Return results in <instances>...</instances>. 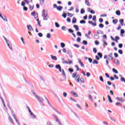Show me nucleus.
I'll return each mask as SVG.
<instances>
[{"label": "nucleus", "instance_id": "1", "mask_svg": "<svg viewBox=\"0 0 125 125\" xmlns=\"http://www.w3.org/2000/svg\"><path fill=\"white\" fill-rule=\"evenodd\" d=\"M72 78H75V81H76L77 83H80V75H77V73H73L72 74Z\"/></svg>", "mask_w": 125, "mask_h": 125}, {"label": "nucleus", "instance_id": "2", "mask_svg": "<svg viewBox=\"0 0 125 125\" xmlns=\"http://www.w3.org/2000/svg\"><path fill=\"white\" fill-rule=\"evenodd\" d=\"M45 10H43L42 11V17L43 18V20H47L48 19V17L47 16V14L45 13Z\"/></svg>", "mask_w": 125, "mask_h": 125}, {"label": "nucleus", "instance_id": "3", "mask_svg": "<svg viewBox=\"0 0 125 125\" xmlns=\"http://www.w3.org/2000/svg\"><path fill=\"white\" fill-rule=\"evenodd\" d=\"M53 7L54 8H56L57 10H58V11H61V10L63 9V6L61 5L58 6L56 4H53Z\"/></svg>", "mask_w": 125, "mask_h": 125}, {"label": "nucleus", "instance_id": "4", "mask_svg": "<svg viewBox=\"0 0 125 125\" xmlns=\"http://www.w3.org/2000/svg\"><path fill=\"white\" fill-rule=\"evenodd\" d=\"M67 54H68V55H69V56L70 58H73V54L72 53V51H71V50L68 49L67 51Z\"/></svg>", "mask_w": 125, "mask_h": 125}, {"label": "nucleus", "instance_id": "5", "mask_svg": "<svg viewBox=\"0 0 125 125\" xmlns=\"http://www.w3.org/2000/svg\"><path fill=\"white\" fill-rule=\"evenodd\" d=\"M36 99H37V100L38 101V102H43V101H44V100H43V98L42 97H40L39 96H37V98Z\"/></svg>", "mask_w": 125, "mask_h": 125}, {"label": "nucleus", "instance_id": "6", "mask_svg": "<svg viewBox=\"0 0 125 125\" xmlns=\"http://www.w3.org/2000/svg\"><path fill=\"white\" fill-rule=\"evenodd\" d=\"M117 100H118V101H120V102H122V103H124V102H125V99H123L122 97H117L116 98Z\"/></svg>", "mask_w": 125, "mask_h": 125}, {"label": "nucleus", "instance_id": "7", "mask_svg": "<svg viewBox=\"0 0 125 125\" xmlns=\"http://www.w3.org/2000/svg\"><path fill=\"white\" fill-rule=\"evenodd\" d=\"M88 23L89 24H90L91 25H92V26H93L94 27H95V26H96V25H97L96 22H94L93 21H88Z\"/></svg>", "mask_w": 125, "mask_h": 125}, {"label": "nucleus", "instance_id": "8", "mask_svg": "<svg viewBox=\"0 0 125 125\" xmlns=\"http://www.w3.org/2000/svg\"><path fill=\"white\" fill-rule=\"evenodd\" d=\"M27 27L29 31H34V29H33V27H32L31 25H27Z\"/></svg>", "mask_w": 125, "mask_h": 125}, {"label": "nucleus", "instance_id": "9", "mask_svg": "<svg viewBox=\"0 0 125 125\" xmlns=\"http://www.w3.org/2000/svg\"><path fill=\"white\" fill-rule=\"evenodd\" d=\"M107 98L108 99V101L109 103H113V100H112V98L110 96V95H107Z\"/></svg>", "mask_w": 125, "mask_h": 125}, {"label": "nucleus", "instance_id": "10", "mask_svg": "<svg viewBox=\"0 0 125 125\" xmlns=\"http://www.w3.org/2000/svg\"><path fill=\"white\" fill-rule=\"evenodd\" d=\"M88 12L91 13V14H95V12L94 11V10H90V8H88Z\"/></svg>", "mask_w": 125, "mask_h": 125}, {"label": "nucleus", "instance_id": "11", "mask_svg": "<svg viewBox=\"0 0 125 125\" xmlns=\"http://www.w3.org/2000/svg\"><path fill=\"white\" fill-rule=\"evenodd\" d=\"M50 57L51 59H52V60H55V61L57 60V57L56 56H53L52 55H51Z\"/></svg>", "mask_w": 125, "mask_h": 125}, {"label": "nucleus", "instance_id": "12", "mask_svg": "<svg viewBox=\"0 0 125 125\" xmlns=\"http://www.w3.org/2000/svg\"><path fill=\"white\" fill-rule=\"evenodd\" d=\"M30 115L31 116V118H32V119H36V118H37V116L35 114H34L33 112L30 113Z\"/></svg>", "mask_w": 125, "mask_h": 125}, {"label": "nucleus", "instance_id": "13", "mask_svg": "<svg viewBox=\"0 0 125 125\" xmlns=\"http://www.w3.org/2000/svg\"><path fill=\"white\" fill-rule=\"evenodd\" d=\"M62 77H63L64 79L66 80V74L65 73V71H64V69H62Z\"/></svg>", "mask_w": 125, "mask_h": 125}, {"label": "nucleus", "instance_id": "14", "mask_svg": "<svg viewBox=\"0 0 125 125\" xmlns=\"http://www.w3.org/2000/svg\"><path fill=\"white\" fill-rule=\"evenodd\" d=\"M7 45H8V47L10 48V49H11V50H13V49L12 48V46H10V44L9 43H10V42L9 41H8V42H7Z\"/></svg>", "mask_w": 125, "mask_h": 125}, {"label": "nucleus", "instance_id": "15", "mask_svg": "<svg viewBox=\"0 0 125 125\" xmlns=\"http://www.w3.org/2000/svg\"><path fill=\"white\" fill-rule=\"evenodd\" d=\"M71 94H73L75 97H78V94L77 93L75 92L74 91H72L71 92Z\"/></svg>", "mask_w": 125, "mask_h": 125}, {"label": "nucleus", "instance_id": "16", "mask_svg": "<svg viewBox=\"0 0 125 125\" xmlns=\"http://www.w3.org/2000/svg\"><path fill=\"white\" fill-rule=\"evenodd\" d=\"M72 23V24H75L77 23V19L75 17L73 18Z\"/></svg>", "mask_w": 125, "mask_h": 125}, {"label": "nucleus", "instance_id": "17", "mask_svg": "<svg viewBox=\"0 0 125 125\" xmlns=\"http://www.w3.org/2000/svg\"><path fill=\"white\" fill-rule=\"evenodd\" d=\"M73 27L75 28L76 31H79V30H80V28H79V26H78V25H74Z\"/></svg>", "mask_w": 125, "mask_h": 125}, {"label": "nucleus", "instance_id": "18", "mask_svg": "<svg viewBox=\"0 0 125 125\" xmlns=\"http://www.w3.org/2000/svg\"><path fill=\"white\" fill-rule=\"evenodd\" d=\"M115 14L118 16H120V15H121V11H120L119 10H116V12H115Z\"/></svg>", "mask_w": 125, "mask_h": 125}, {"label": "nucleus", "instance_id": "19", "mask_svg": "<svg viewBox=\"0 0 125 125\" xmlns=\"http://www.w3.org/2000/svg\"><path fill=\"white\" fill-rule=\"evenodd\" d=\"M112 72H113V73H115V74H118L119 73L118 70L115 68H112Z\"/></svg>", "mask_w": 125, "mask_h": 125}, {"label": "nucleus", "instance_id": "20", "mask_svg": "<svg viewBox=\"0 0 125 125\" xmlns=\"http://www.w3.org/2000/svg\"><path fill=\"white\" fill-rule=\"evenodd\" d=\"M68 33H70V34H73L74 33V30L71 28H69L68 29Z\"/></svg>", "mask_w": 125, "mask_h": 125}, {"label": "nucleus", "instance_id": "21", "mask_svg": "<svg viewBox=\"0 0 125 125\" xmlns=\"http://www.w3.org/2000/svg\"><path fill=\"white\" fill-rule=\"evenodd\" d=\"M124 19H121L119 20V22L120 24H121V26H124Z\"/></svg>", "mask_w": 125, "mask_h": 125}, {"label": "nucleus", "instance_id": "22", "mask_svg": "<svg viewBox=\"0 0 125 125\" xmlns=\"http://www.w3.org/2000/svg\"><path fill=\"white\" fill-rule=\"evenodd\" d=\"M114 39V42H118V41L120 40V37L119 36H115V39Z\"/></svg>", "mask_w": 125, "mask_h": 125}, {"label": "nucleus", "instance_id": "23", "mask_svg": "<svg viewBox=\"0 0 125 125\" xmlns=\"http://www.w3.org/2000/svg\"><path fill=\"white\" fill-rule=\"evenodd\" d=\"M41 5H42L44 3L45 0H39Z\"/></svg>", "mask_w": 125, "mask_h": 125}, {"label": "nucleus", "instance_id": "24", "mask_svg": "<svg viewBox=\"0 0 125 125\" xmlns=\"http://www.w3.org/2000/svg\"><path fill=\"white\" fill-rule=\"evenodd\" d=\"M12 115L15 120L17 119V118H16V116L15 115V113H14V112L12 111Z\"/></svg>", "mask_w": 125, "mask_h": 125}, {"label": "nucleus", "instance_id": "25", "mask_svg": "<svg viewBox=\"0 0 125 125\" xmlns=\"http://www.w3.org/2000/svg\"><path fill=\"white\" fill-rule=\"evenodd\" d=\"M97 54L99 57H100V58H102V56H103V55L101 52H98Z\"/></svg>", "mask_w": 125, "mask_h": 125}, {"label": "nucleus", "instance_id": "26", "mask_svg": "<svg viewBox=\"0 0 125 125\" xmlns=\"http://www.w3.org/2000/svg\"><path fill=\"white\" fill-rule=\"evenodd\" d=\"M94 39H96V40H98V39H99V36L97 34H95L94 35Z\"/></svg>", "mask_w": 125, "mask_h": 125}, {"label": "nucleus", "instance_id": "27", "mask_svg": "<svg viewBox=\"0 0 125 125\" xmlns=\"http://www.w3.org/2000/svg\"><path fill=\"white\" fill-rule=\"evenodd\" d=\"M112 22L113 23V24H115V25H116V24L118 23V20L117 19L113 20L112 21Z\"/></svg>", "mask_w": 125, "mask_h": 125}, {"label": "nucleus", "instance_id": "28", "mask_svg": "<svg viewBox=\"0 0 125 125\" xmlns=\"http://www.w3.org/2000/svg\"><path fill=\"white\" fill-rule=\"evenodd\" d=\"M85 4H86V5H88V6H89V5H90L89 4V1H88V0H85Z\"/></svg>", "mask_w": 125, "mask_h": 125}, {"label": "nucleus", "instance_id": "29", "mask_svg": "<svg viewBox=\"0 0 125 125\" xmlns=\"http://www.w3.org/2000/svg\"><path fill=\"white\" fill-rule=\"evenodd\" d=\"M99 79L101 82H102V83H104V80L103 79V77H102V76H100Z\"/></svg>", "mask_w": 125, "mask_h": 125}, {"label": "nucleus", "instance_id": "30", "mask_svg": "<svg viewBox=\"0 0 125 125\" xmlns=\"http://www.w3.org/2000/svg\"><path fill=\"white\" fill-rule=\"evenodd\" d=\"M80 82L81 83H84V80L83 79V78L81 77L80 78Z\"/></svg>", "mask_w": 125, "mask_h": 125}, {"label": "nucleus", "instance_id": "31", "mask_svg": "<svg viewBox=\"0 0 125 125\" xmlns=\"http://www.w3.org/2000/svg\"><path fill=\"white\" fill-rule=\"evenodd\" d=\"M55 25L57 28H59V27H60V25H59V23L57 22H55Z\"/></svg>", "mask_w": 125, "mask_h": 125}, {"label": "nucleus", "instance_id": "32", "mask_svg": "<svg viewBox=\"0 0 125 125\" xmlns=\"http://www.w3.org/2000/svg\"><path fill=\"white\" fill-rule=\"evenodd\" d=\"M62 31H67V27H66V26H63L62 27Z\"/></svg>", "mask_w": 125, "mask_h": 125}, {"label": "nucleus", "instance_id": "33", "mask_svg": "<svg viewBox=\"0 0 125 125\" xmlns=\"http://www.w3.org/2000/svg\"><path fill=\"white\" fill-rule=\"evenodd\" d=\"M82 43H83V44H84V45H86L87 44V41H86L85 40H83L82 42Z\"/></svg>", "mask_w": 125, "mask_h": 125}, {"label": "nucleus", "instance_id": "34", "mask_svg": "<svg viewBox=\"0 0 125 125\" xmlns=\"http://www.w3.org/2000/svg\"><path fill=\"white\" fill-rule=\"evenodd\" d=\"M84 12H85V11L84 10V9L82 8L81 9V14H83V13H84Z\"/></svg>", "mask_w": 125, "mask_h": 125}, {"label": "nucleus", "instance_id": "35", "mask_svg": "<svg viewBox=\"0 0 125 125\" xmlns=\"http://www.w3.org/2000/svg\"><path fill=\"white\" fill-rule=\"evenodd\" d=\"M46 38H47V39H50V38H51V35H50V33L47 34Z\"/></svg>", "mask_w": 125, "mask_h": 125}, {"label": "nucleus", "instance_id": "36", "mask_svg": "<svg viewBox=\"0 0 125 125\" xmlns=\"http://www.w3.org/2000/svg\"><path fill=\"white\" fill-rule=\"evenodd\" d=\"M62 16L63 17V18H66L67 17V14L66 13H63Z\"/></svg>", "mask_w": 125, "mask_h": 125}, {"label": "nucleus", "instance_id": "37", "mask_svg": "<svg viewBox=\"0 0 125 125\" xmlns=\"http://www.w3.org/2000/svg\"><path fill=\"white\" fill-rule=\"evenodd\" d=\"M67 14H68V16H69V17H73V16H74V15H75V14H71L70 13H67Z\"/></svg>", "mask_w": 125, "mask_h": 125}, {"label": "nucleus", "instance_id": "38", "mask_svg": "<svg viewBox=\"0 0 125 125\" xmlns=\"http://www.w3.org/2000/svg\"><path fill=\"white\" fill-rule=\"evenodd\" d=\"M115 60H116V61L115 64L116 65H120V62L119 61V60H118V59H115Z\"/></svg>", "mask_w": 125, "mask_h": 125}, {"label": "nucleus", "instance_id": "39", "mask_svg": "<svg viewBox=\"0 0 125 125\" xmlns=\"http://www.w3.org/2000/svg\"><path fill=\"white\" fill-rule=\"evenodd\" d=\"M31 92L33 93V95L35 96V97L36 98H37V96H38V95H37V94H36V93H35V92H34V91L32 90V91H31Z\"/></svg>", "mask_w": 125, "mask_h": 125}, {"label": "nucleus", "instance_id": "40", "mask_svg": "<svg viewBox=\"0 0 125 125\" xmlns=\"http://www.w3.org/2000/svg\"><path fill=\"white\" fill-rule=\"evenodd\" d=\"M31 92L33 93V95L35 96V97L36 98H37V96H38V95H37V94H36V93H35V92H34V91L32 90V91H31Z\"/></svg>", "mask_w": 125, "mask_h": 125}, {"label": "nucleus", "instance_id": "41", "mask_svg": "<svg viewBox=\"0 0 125 125\" xmlns=\"http://www.w3.org/2000/svg\"><path fill=\"white\" fill-rule=\"evenodd\" d=\"M88 97L89 99H90V100H91L92 102H93V99H92V96H91V95H89Z\"/></svg>", "mask_w": 125, "mask_h": 125}, {"label": "nucleus", "instance_id": "42", "mask_svg": "<svg viewBox=\"0 0 125 125\" xmlns=\"http://www.w3.org/2000/svg\"><path fill=\"white\" fill-rule=\"evenodd\" d=\"M80 24H85V21L82 20L80 21Z\"/></svg>", "mask_w": 125, "mask_h": 125}, {"label": "nucleus", "instance_id": "43", "mask_svg": "<svg viewBox=\"0 0 125 125\" xmlns=\"http://www.w3.org/2000/svg\"><path fill=\"white\" fill-rule=\"evenodd\" d=\"M68 71L70 72V73H73L74 72V69L72 68H68Z\"/></svg>", "mask_w": 125, "mask_h": 125}, {"label": "nucleus", "instance_id": "44", "mask_svg": "<svg viewBox=\"0 0 125 125\" xmlns=\"http://www.w3.org/2000/svg\"><path fill=\"white\" fill-rule=\"evenodd\" d=\"M23 10L24 11H27L28 10V7H26L25 6L23 7Z\"/></svg>", "mask_w": 125, "mask_h": 125}, {"label": "nucleus", "instance_id": "45", "mask_svg": "<svg viewBox=\"0 0 125 125\" xmlns=\"http://www.w3.org/2000/svg\"><path fill=\"white\" fill-rule=\"evenodd\" d=\"M93 64H96V65H97V64H98V62L96 60H94L93 62H92Z\"/></svg>", "mask_w": 125, "mask_h": 125}, {"label": "nucleus", "instance_id": "46", "mask_svg": "<svg viewBox=\"0 0 125 125\" xmlns=\"http://www.w3.org/2000/svg\"><path fill=\"white\" fill-rule=\"evenodd\" d=\"M65 44L63 42H61V47H62V48H64V47H65Z\"/></svg>", "mask_w": 125, "mask_h": 125}, {"label": "nucleus", "instance_id": "47", "mask_svg": "<svg viewBox=\"0 0 125 125\" xmlns=\"http://www.w3.org/2000/svg\"><path fill=\"white\" fill-rule=\"evenodd\" d=\"M92 20L94 22H96V16H93Z\"/></svg>", "mask_w": 125, "mask_h": 125}, {"label": "nucleus", "instance_id": "48", "mask_svg": "<svg viewBox=\"0 0 125 125\" xmlns=\"http://www.w3.org/2000/svg\"><path fill=\"white\" fill-rule=\"evenodd\" d=\"M61 67V66L60 65V64H56L55 66L56 69H59Z\"/></svg>", "mask_w": 125, "mask_h": 125}, {"label": "nucleus", "instance_id": "49", "mask_svg": "<svg viewBox=\"0 0 125 125\" xmlns=\"http://www.w3.org/2000/svg\"><path fill=\"white\" fill-rule=\"evenodd\" d=\"M108 57H109L110 59L107 58V59H108L109 60H113V58L112 56H111L110 55H108Z\"/></svg>", "mask_w": 125, "mask_h": 125}, {"label": "nucleus", "instance_id": "50", "mask_svg": "<svg viewBox=\"0 0 125 125\" xmlns=\"http://www.w3.org/2000/svg\"><path fill=\"white\" fill-rule=\"evenodd\" d=\"M99 28H104V24H103L102 23H100L99 24Z\"/></svg>", "mask_w": 125, "mask_h": 125}, {"label": "nucleus", "instance_id": "51", "mask_svg": "<svg viewBox=\"0 0 125 125\" xmlns=\"http://www.w3.org/2000/svg\"><path fill=\"white\" fill-rule=\"evenodd\" d=\"M97 33L98 34H103V31L101 30H97Z\"/></svg>", "mask_w": 125, "mask_h": 125}, {"label": "nucleus", "instance_id": "52", "mask_svg": "<svg viewBox=\"0 0 125 125\" xmlns=\"http://www.w3.org/2000/svg\"><path fill=\"white\" fill-rule=\"evenodd\" d=\"M93 51L94 53H97V49H96V48H93Z\"/></svg>", "mask_w": 125, "mask_h": 125}, {"label": "nucleus", "instance_id": "53", "mask_svg": "<svg viewBox=\"0 0 125 125\" xmlns=\"http://www.w3.org/2000/svg\"><path fill=\"white\" fill-rule=\"evenodd\" d=\"M77 36H79V37H82V33L81 32H77Z\"/></svg>", "mask_w": 125, "mask_h": 125}, {"label": "nucleus", "instance_id": "54", "mask_svg": "<svg viewBox=\"0 0 125 125\" xmlns=\"http://www.w3.org/2000/svg\"><path fill=\"white\" fill-rule=\"evenodd\" d=\"M31 15L34 17H36V12L34 11L33 12H31Z\"/></svg>", "mask_w": 125, "mask_h": 125}, {"label": "nucleus", "instance_id": "55", "mask_svg": "<svg viewBox=\"0 0 125 125\" xmlns=\"http://www.w3.org/2000/svg\"><path fill=\"white\" fill-rule=\"evenodd\" d=\"M38 36L40 37V38H42V36H43V35L42 34V33L40 32L38 34Z\"/></svg>", "mask_w": 125, "mask_h": 125}, {"label": "nucleus", "instance_id": "56", "mask_svg": "<svg viewBox=\"0 0 125 125\" xmlns=\"http://www.w3.org/2000/svg\"><path fill=\"white\" fill-rule=\"evenodd\" d=\"M116 106H118L119 105V106H122V104L121 103L117 102L115 103Z\"/></svg>", "mask_w": 125, "mask_h": 125}, {"label": "nucleus", "instance_id": "57", "mask_svg": "<svg viewBox=\"0 0 125 125\" xmlns=\"http://www.w3.org/2000/svg\"><path fill=\"white\" fill-rule=\"evenodd\" d=\"M29 9H30L31 11L34 9V6H31V5H29Z\"/></svg>", "mask_w": 125, "mask_h": 125}, {"label": "nucleus", "instance_id": "58", "mask_svg": "<svg viewBox=\"0 0 125 125\" xmlns=\"http://www.w3.org/2000/svg\"><path fill=\"white\" fill-rule=\"evenodd\" d=\"M118 53L120 54H123V50H122V49L118 50Z\"/></svg>", "mask_w": 125, "mask_h": 125}, {"label": "nucleus", "instance_id": "59", "mask_svg": "<svg viewBox=\"0 0 125 125\" xmlns=\"http://www.w3.org/2000/svg\"><path fill=\"white\" fill-rule=\"evenodd\" d=\"M88 60L89 63H92V59H91V58H88Z\"/></svg>", "mask_w": 125, "mask_h": 125}, {"label": "nucleus", "instance_id": "60", "mask_svg": "<svg viewBox=\"0 0 125 125\" xmlns=\"http://www.w3.org/2000/svg\"><path fill=\"white\" fill-rule=\"evenodd\" d=\"M125 31L124 30V29H121V31H120V34H125Z\"/></svg>", "mask_w": 125, "mask_h": 125}, {"label": "nucleus", "instance_id": "61", "mask_svg": "<svg viewBox=\"0 0 125 125\" xmlns=\"http://www.w3.org/2000/svg\"><path fill=\"white\" fill-rule=\"evenodd\" d=\"M63 97H67V93L66 92H63Z\"/></svg>", "mask_w": 125, "mask_h": 125}, {"label": "nucleus", "instance_id": "62", "mask_svg": "<svg viewBox=\"0 0 125 125\" xmlns=\"http://www.w3.org/2000/svg\"><path fill=\"white\" fill-rule=\"evenodd\" d=\"M95 44H96V45H98L99 44V42L97 40L95 41Z\"/></svg>", "mask_w": 125, "mask_h": 125}, {"label": "nucleus", "instance_id": "63", "mask_svg": "<svg viewBox=\"0 0 125 125\" xmlns=\"http://www.w3.org/2000/svg\"><path fill=\"white\" fill-rule=\"evenodd\" d=\"M99 21L100 23H103V19L100 18L99 19Z\"/></svg>", "mask_w": 125, "mask_h": 125}, {"label": "nucleus", "instance_id": "64", "mask_svg": "<svg viewBox=\"0 0 125 125\" xmlns=\"http://www.w3.org/2000/svg\"><path fill=\"white\" fill-rule=\"evenodd\" d=\"M118 46L119 48H122L123 47V44L122 43H119L118 44Z\"/></svg>", "mask_w": 125, "mask_h": 125}]
</instances>
